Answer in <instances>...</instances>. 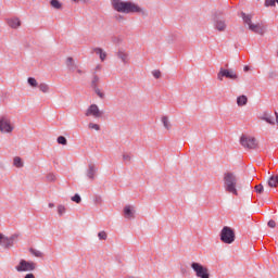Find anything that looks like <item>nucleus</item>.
<instances>
[{"label":"nucleus","instance_id":"obj_1","mask_svg":"<svg viewBox=\"0 0 278 278\" xmlns=\"http://www.w3.org/2000/svg\"><path fill=\"white\" fill-rule=\"evenodd\" d=\"M111 3L115 12H121L122 14H141V16H149L147 9L140 8V5L136 4L135 2L111 0Z\"/></svg>","mask_w":278,"mask_h":278},{"label":"nucleus","instance_id":"obj_2","mask_svg":"<svg viewBox=\"0 0 278 278\" xmlns=\"http://www.w3.org/2000/svg\"><path fill=\"white\" fill-rule=\"evenodd\" d=\"M224 190L238 197V177H236V174L231 172L224 174Z\"/></svg>","mask_w":278,"mask_h":278},{"label":"nucleus","instance_id":"obj_3","mask_svg":"<svg viewBox=\"0 0 278 278\" xmlns=\"http://www.w3.org/2000/svg\"><path fill=\"white\" fill-rule=\"evenodd\" d=\"M219 238L224 244H233L236 242V232L231 227L225 226L220 231Z\"/></svg>","mask_w":278,"mask_h":278},{"label":"nucleus","instance_id":"obj_4","mask_svg":"<svg viewBox=\"0 0 278 278\" xmlns=\"http://www.w3.org/2000/svg\"><path fill=\"white\" fill-rule=\"evenodd\" d=\"M15 270L17 273H34L36 270V263L22 258L15 266Z\"/></svg>","mask_w":278,"mask_h":278},{"label":"nucleus","instance_id":"obj_5","mask_svg":"<svg viewBox=\"0 0 278 278\" xmlns=\"http://www.w3.org/2000/svg\"><path fill=\"white\" fill-rule=\"evenodd\" d=\"M18 233H14L11 237H7L0 232V247H2V249H12L16 240H18Z\"/></svg>","mask_w":278,"mask_h":278},{"label":"nucleus","instance_id":"obj_6","mask_svg":"<svg viewBox=\"0 0 278 278\" xmlns=\"http://www.w3.org/2000/svg\"><path fill=\"white\" fill-rule=\"evenodd\" d=\"M191 268L195 273V277L210 278V269L201 265V263H197V262L191 263Z\"/></svg>","mask_w":278,"mask_h":278},{"label":"nucleus","instance_id":"obj_7","mask_svg":"<svg viewBox=\"0 0 278 278\" xmlns=\"http://www.w3.org/2000/svg\"><path fill=\"white\" fill-rule=\"evenodd\" d=\"M232 79L236 81L238 79V74L233 70H227V68H219V72L217 73V79L219 81H223V79Z\"/></svg>","mask_w":278,"mask_h":278},{"label":"nucleus","instance_id":"obj_8","mask_svg":"<svg viewBox=\"0 0 278 278\" xmlns=\"http://www.w3.org/2000/svg\"><path fill=\"white\" fill-rule=\"evenodd\" d=\"M240 144L244 149H255L257 147V140L253 137L242 135L240 138Z\"/></svg>","mask_w":278,"mask_h":278},{"label":"nucleus","instance_id":"obj_9","mask_svg":"<svg viewBox=\"0 0 278 278\" xmlns=\"http://www.w3.org/2000/svg\"><path fill=\"white\" fill-rule=\"evenodd\" d=\"M0 131L2 134H12L14 126L10 123V119L5 116L0 118Z\"/></svg>","mask_w":278,"mask_h":278},{"label":"nucleus","instance_id":"obj_10","mask_svg":"<svg viewBox=\"0 0 278 278\" xmlns=\"http://www.w3.org/2000/svg\"><path fill=\"white\" fill-rule=\"evenodd\" d=\"M102 115L103 113L100 112L97 104H91L85 113V116H93L94 118H101Z\"/></svg>","mask_w":278,"mask_h":278},{"label":"nucleus","instance_id":"obj_11","mask_svg":"<svg viewBox=\"0 0 278 278\" xmlns=\"http://www.w3.org/2000/svg\"><path fill=\"white\" fill-rule=\"evenodd\" d=\"M98 172H99V167H97V165L90 163L88 165V168L86 169L87 179H89V181H94Z\"/></svg>","mask_w":278,"mask_h":278},{"label":"nucleus","instance_id":"obj_12","mask_svg":"<svg viewBox=\"0 0 278 278\" xmlns=\"http://www.w3.org/2000/svg\"><path fill=\"white\" fill-rule=\"evenodd\" d=\"M213 22L217 31H225L227 29V23H225V20H219L216 15H214Z\"/></svg>","mask_w":278,"mask_h":278},{"label":"nucleus","instance_id":"obj_13","mask_svg":"<svg viewBox=\"0 0 278 278\" xmlns=\"http://www.w3.org/2000/svg\"><path fill=\"white\" fill-rule=\"evenodd\" d=\"M115 55L118 58V60H122L123 64H127L129 61V54L125 52V50H118Z\"/></svg>","mask_w":278,"mask_h":278},{"label":"nucleus","instance_id":"obj_14","mask_svg":"<svg viewBox=\"0 0 278 278\" xmlns=\"http://www.w3.org/2000/svg\"><path fill=\"white\" fill-rule=\"evenodd\" d=\"M250 31L254 34H260L261 36L264 34V28L260 24H250L249 26Z\"/></svg>","mask_w":278,"mask_h":278},{"label":"nucleus","instance_id":"obj_15","mask_svg":"<svg viewBox=\"0 0 278 278\" xmlns=\"http://www.w3.org/2000/svg\"><path fill=\"white\" fill-rule=\"evenodd\" d=\"M8 25L12 29H18V27H21V20H18L17 17L10 18L8 20Z\"/></svg>","mask_w":278,"mask_h":278},{"label":"nucleus","instance_id":"obj_16","mask_svg":"<svg viewBox=\"0 0 278 278\" xmlns=\"http://www.w3.org/2000/svg\"><path fill=\"white\" fill-rule=\"evenodd\" d=\"M124 216L128 220H130V218H134V208H131V205H126L124 207Z\"/></svg>","mask_w":278,"mask_h":278},{"label":"nucleus","instance_id":"obj_17","mask_svg":"<svg viewBox=\"0 0 278 278\" xmlns=\"http://www.w3.org/2000/svg\"><path fill=\"white\" fill-rule=\"evenodd\" d=\"M262 121H265V123H268L269 125H275V118L270 113H264L261 117Z\"/></svg>","mask_w":278,"mask_h":278},{"label":"nucleus","instance_id":"obj_18","mask_svg":"<svg viewBox=\"0 0 278 278\" xmlns=\"http://www.w3.org/2000/svg\"><path fill=\"white\" fill-rule=\"evenodd\" d=\"M66 66L70 71H77V64H75V61L72 56L66 59Z\"/></svg>","mask_w":278,"mask_h":278},{"label":"nucleus","instance_id":"obj_19","mask_svg":"<svg viewBox=\"0 0 278 278\" xmlns=\"http://www.w3.org/2000/svg\"><path fill=\"white\" fill-rule=\"evenodd\" d=\"M241 18L243 20V23H245V25H248V27H250L253 24V22H252L253 16H251L244 12L241 13Z\"/></svg>","mask_w":278,"mask_h":278},{"label":"nucleus","instance_id":"obj_20","mask_svg":"<svg viewBox=\"0 0 278 278\" xmlns=\"http://www.w3.org/2000/svg\"><path fill=\"white\" fill-rule=\"evenodd\" d=\"M93 51L97 55H99L101 62H104V60L108 58V53H105L101 48H94Z\"/></svg>","mask_w":278,"mask_h":278},{"label":"nucleus","instance_id":"obj_21","mask_svg":"<svg viewBox=\"0 0 278 278\" xmlns=\"http://www.w3.org/2000/svg\"><path fill=\"white\" fill-rule=\"evenodd\" d=\"M247 103H249V98H247V96H239L237 98V105L239 108L247 105Z\"/></svg>","mask_w":278,"mask_h":278},{"label":"nucleus","instance_id":"obj_22","mask_svg":"<svg viewBox=\"0 0 278 278\" xmlns=\"http://www.w3.org/2000/svg\"><path fill=\"white\" fill-rule=\"evenodd\" d=\"M268 186L269 188H277L278 187V175H273L268 179Z\"/></svg>","mask_w":278,"mask_h":278},{"label":"nucleus","instance_id":"obj_23","mask_svg":"<svg viewBox=\"0 0 278 278\" xmlns=\"http://www.w3.org/2000/svg\"><path fill=\"white\" fill-rule=\"evenodd\" d=\"M38 88H39L40 92H43V94L49 93L51 90V87H49V85L47 83L39 84Z\"/></svg>","mask_w":278,"mask_h":278},{"label":"nucleus","instance_id":"obj_24","mask_svg":"<svg viewBox=\"0 0 278 278\" xmlns=\"http://www.w3.org/2000/svg\"><path fill=\"white\" fill-rule=\"evenodd\" d=\"M13 165L16 167V168H23L25 166V163H23V159H21V156H15L13 159Z\"/></svg>","mask_w":278,"mask_h":278},{"label":"nucleus","instance_id":"obj_25","mask_svg":"<svg viewBox=\"0 0 278 278\" xmlns=\"http://www.w3.org/2000/svg\"><path fill=\"white\" fill-rule=\"evenodd\" d=\"M100 77L97 75V73L94 72L93 73V77H92V80H91V88H97L99 85V81H100Z\"/></svg>","mask_w":278,"mask_h":278},{"label":"nucleus","instance_id":"obj_26","mask_svg":"<svg viewBox=\"0 0 278 278\" xmlns=\"http://www.w3.org/2000/svg\"><path fill=\"white\" fill-rule=\"evenodd\" d=\"M50 5L54 8V10H62V2H60V0H51Z\"/></svg>","mask_w":278,"mask_h":278},{"label":"nucleus","instance_id":"obj_27","mask_svg":"<svg viewBox=\"0 0 278 278\" xmlns=\"http://www.w3.org/2000/svg\"><path fill=\"white\" fill-rule=\"evenodd\" d=\"M29 253H30L31 255H34L35 257H43V256H45V254H43L41 251L36 250V249H34V248H30V249H29Z\"/></svg>","mask_w":278,"mask_h":278},{"label":"nucleus","instance_id":"obj_28","mask_svg":"<svg viewBox=\"0 0 278 278\" xmlns=\"http://www.w3.org/2000/svg\"><path fill=\"white\" fill-rule=\"evenodd\" d=\"M27 83L31 88H38V80L34 77H28Z\"/></svg>","mask_w":278,"mask_h":278},{"label":"nucleus","instance_id":"obj_29","mask_svg":"<svg viewBox=\"0 0 278 278\" xmlns=\"http://www.w3.org/2000/svg\"><path fill=\"white\" fill-rule=\"evenodd\" d=\"M161 121L165 129H170V121H168L167 116H163Z\"/></svg>","mask_w":278,"mask_h":278},{"label":"nucleus","instance_id":"obj_30","mask_svg":"<svg viewBox=\"0 0 278 278\" xmlns=\"http://www.w3.org/2000/svg\"><path fill=\"white\" fill-rule=\"evenodd\" d=\"M58 214L59 216H64V214H66V206H64V204L58 205Z\"/></svg>","mask_w":278,"mask_h":278},{"label":"nucleus","instance_id":"obj_31","mask_svg":"<svg viewBox=\"0 0 278 278\" xmlns=\"http://www.w3.org/2000/svg\"><path fill=\"white\" fill-rule=\"evenodd\" d=\"M92 90H94L96 94H98L100 99H105V93L101 92V89H99V86L96 88H92Z\"/></svg>","mask_w":278,"mask_h":278},{"label":"nucleus","instance_id":"obj_32","mask_svg":"<svg viewBox=\"0 0 278 278\" xmlns=\"http://www.w3.org/2000/svg\"><path fill=\"white\" fill-rule=\"evenodd\" d=\"M56 142H58L59 144L66 146L68 141L66 140V137H64V136H59L58 139H56Z\"/></svg>","mask_w":278,"mask_h":278},{"label":"nucleus","instance_id":"obj_33","mask_svg":"<svg viewBox=\"0 0 278 278\" xmlns=\"http://www.w3.org/2000/svg\"><path fill=\"white\" fill-rule=\"evenodd\" d=\"M123 160H124L125 164H131V154L124 153L123 154Z\"/></svg>","mask_w":278,"mask_h":278},{"label":"nucleus","instance_id":"obj_34","mask_svg":"<svg viewBox=\"0 0 278 278\" xmlns=\"http://www.w3.org/2000/svg\"><path fill=\"white\" fill-rule=\"evenodd\" d=\"M254 190L255 192H257V194H262V192H264V185L263 184L256 185L254 187Z\"/></svg>","mask_w":278,"mask_h":278},{"label":"nucleus","instance_id":"obj_35","mask_svg":"<svg viewBox=\"0 0 278 278\" xmlns=\"http://www.w3.org/2000/svg\"><path fill=\"white\" fill-rule=\"evenodd\" d=\"M276 0H265V8H275Z\"/></svg>","mask_w":278,"mask_h":278},{"label":"nucleus","instance_id":"obj_36","mask_svg":"<svg viewBox=\"0 0 278 278\" xmlns=\"http://www.w3.org/2000/svg\"><path fill=\"white\" fill-rule=\"evenodd\" d=\"M72 201L74 203H81V195H79V193H75L73 197H72Z\"/></svg>","mask_w":278,"mask_h":278},{"label":"nucleus","instance_id":"obj_37","mask_svg":"<svg viewBox=\"0 0 278 278\" xmlns=\"http://www.w3.org/2000/svg\"><path fill=\"white\" fill-rule=\"evenodd\" d=\"M98 238L99 240H108V233L105 231H100Z\"/></svg>","mask_w":278,"mask_h":278},{"label":"nucleus","instance_id":"obj_38","mask_svg":"<svg viewBox=\"0 0 278 278\" xmlns=\"http://www.w3.org/2000/svg\"><path fill=\"white\" fill-rule=\"evenodd\" d=\"M89 129H94L96 131H99L101 129V126L94 123H89Z\"/></svg>","mask_w":278,"mask_h":278},{"label":"nucleus","instance_id":"obj_39","mask_svg":"<svg viewBox=\"0 0 278 278\" xmlns=\"http://www.w3.org/2000/svg\"><path fill=\"white\" fill-rule=\"evenodd\" d=\"M152 75L155 79H160V77H162V72H160V70H155L152 72Z\"/></svg>","mask_w":278,"mask_h":278},{"label":"nucleus","instance_id":"obj_40","mask_svg":"<svg viewBox=\"0 0 278 278\" xmlns=\"http://www.w3.org/2000/svg\"><path fill=\"white\" fill-rule=\"evenodd\" d=\"M268 78H269V79H275V78H277V72L270 71V72L268 73Z\"/></svg>","mask_w":278,"mask_h":278},{"label":"nucleus","instance_id":"obj_41","mask_svg":"<svg viewBox=\"0 0 278 278\" xmlns=\"http://www.w3.org/2000/svg\"><path fill=\"white\" fill-rule=\"evenodd\" d=\"M268 227H270L271 229H275V227H277V223H275V220L270 219L268 223H267Z\"/></svg>","mask_w":278,"mask_h":278},{"label":"nucleus","instance_id":"obj_42","mask_svg":"<svg viewBox=\"0 0 278 278\" xmlns=\"http://www.w3.org/2000/svg\"><path fill=\"white\" fill-rule=\"evenodd\" d=\"M47 179L48 181H55L56 177L54 174H48Z\"/></svg>","mask_w":278,"mask_h":278},{"label":"nucleus","instance_id":"obj_43","mask_svg":"<svg viewBox=\"0 0 278 278\" xmlns=\"http://www.w3.org/2000/svg\"><path fill=\"white\" fill-rule=\"evenodd\" d=\"M24 278H36V276L31 273H28L24 276Z\"/></svg>","mask_w":278,"mask_h":278},{"label":"nucleus","instance_id":"obj_44","mask_svg":"<svg viewBox=\"0 0 278 278\" xmlns=\"http://www.w3.org/2000/svg\"><path fill=\"white\" fill-rule=\"evenodd\" d=\"M79 1H80L81 3H88L90 0H78V3H79Z\"/></svg>","mask_w":278,"mask_h":278},{"label":"nucleus","instance_id":"obj_45","mask_svg":"<svg viewBox=\"0 0 278 278\" xmlns=\"http://www.w3.org/2000/svg\"><path fill=\"white\" fill-rule=\"evenodd\" d=\"M77 74H78V75H84V71L77 70Z\"/></svg>","mask_w":278,"mask_h":278},{"label":"nucleus","instance_id":"obj_46","mask_svg":"<svg viewBox=\"0 0 278 278\" xmlns=\"http://www.w3.org/2000/svg\"><path fill=\"white\" fill-rule=\"evenodd\" d=\"M48 207H55V204H53V203L50 202V203L48 204Z\"/></svg>","mask_w":278,"mask_h":278},{"label":"nucleus","instance_id":"obj_47","mask_svg":"<svg viewBox=\"0 0 278 278\" xmlns=\"http://www.w3.org/2000/svg\"><path fill=\"white\" fill-rule=\"evenodd\" d=\"M275 116H276V123L278 125V113L277 112H275Z\"/></svg>","mask_w":278,"mask_h":278},{"label":"nucleus","instance_id":"obj_48","mask_svg":"<svg viewBox=\"0 0 278 278\" xmlns=\"http://www.w3.org/2000/svg\"><path fill=\"white\" fill-rule=\"evenodd\" d=\"M96 71H101V65H97Z\"/></svg>","mask_w":278,"mask_h":278},{"label":"nucleus","instance_id":"obj_49","mask_svg":"<svg viewBox=\"0 0 278 278\" xmlns=\"http://www.w3.org/2000/svg\"><path fill=\"white\" fill-rule=\"evenodd\" d=\"M243 71H245V72L249 71V66H244Z\"/></svg>","mask_w":278,"mask_h":278},{"label":"nucleus","instance_id":"obj_50","mask_svg":"<svg viewBox=\"0 0 278 278\" xmlns=\"http://www.w3.org/2000/svg\"><path fill=\"white\" fill-rule=\"evenodd\" d=\"M74 3H78V0H72Z\"/></svg>","mask_w":278,"mask_h":278}]
</instances>
